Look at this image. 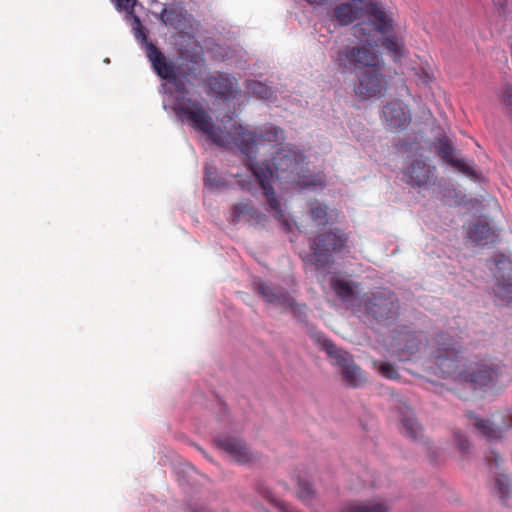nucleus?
<instances>
[{"mask_svg": "<svg viewBox=\"0 0 512 512\" xmlns=\"http://www.w3.org/2000/svg\"><path fill=\"white\" fill-rule=\"evenodd\" d=\"M323 346L327 354L341 367L342 376L349 386L359 387L366 382L364 373L347 352L337 348L330 340H324Z\"/></svg>", "mask_w": 512, "mask_h": 512, "instance_id": "9d476101", "label": "nucleus"}, {"mask_svg": "<svg viewBox=\"0 0 512 512\" xmlns=\"http://www.w3.org/2000/svg\"><path fill=\"white\" fill-rule=\"evenodd\" d=\"M436 167L428 165L425 160L417 158L409 162L403 169V179L417 188H428L436 183Z\"/></svg>", "mask_w": 512, "mask_h": 512, "instance_id": "9b49d317", "label": "nucleus"}, {"mask_svg": "<svg viewBox=\"0 0 512 512\" xmlns=\"http://www.w3.org/2000/svg\"><path fill=\"white\" fill-rule=\"evenodd\" d=\"M350 237L341 228H333L316 235L310 240L311 253L303 260L317 270L324 269L333 263V254L342 253L349 248Z\"/></svg>", "mask_w": 512, "mask_h": 512, "instance_id": "39448f33", "label": "nucleus"}, {"mask_svg": "<svg viewBox=\"0 0 512 512\" xmlns=\"http://www.w3.org/2000/svg\"><path fill=\"white\" fill-rule=\"evenodd\" d=\"M256 490L264 499L279 509L280 512H297L290 505L273 496L270 489L263 481L256 484Z\"/></svg>", "mask_w": 512, "mask_h": 512, "instance_id": "5701e85b", "label": "nucleus"}, {"mask_svg": "<svg viewBox=\"0 0 512 512\" xmlns=\"http://www.w3.org/2000/svg\"><path fill=\"white\" fill-rule=\"evenodd\" d=\"M382 45L395 60L400 59L404 54V43L396 36L384 38Z\"/></svg>", "mask_w": 512, "mask_h": 512, "instance_id": "c756f323", "label": "nucleus"}, {"mask_svg": "<svg viewBox=\"0 0 512 512\" xmlns=\"http://www.w3.org/2000/svg\"><path fill=\"white\" fill-rule=\"evenodd\" d=\"M383 68L384 62L380 57L376 66H368L361 71V75L358 77V85L354 90L357 98L365 101L384 95L387 90V82L382 73Z\"/></svg>", "mask_w": 512, "mask_h": 512, "instance_id": "6e6552de", "label": "nucleus"}, {"mask_svg": "<svg viewBox=\"0 0 512 512\" xmlns=\"http://www.w3.org/2000/svg\"><path fill=\"white\" fill-rule=\"evenodd\" d=\"M374 366L378 369L379 373L387 379L396 380L399 378L396 367L390 362L379 363L375 361Z\"/></svg>", "mask_w": 512, "mask_h": 512, "instance_id": "473e14b6", "label": "nucleus"}, {"mask_svg": "<svg viewBox=\"0 0 512 512\" xmlns=\"http://www.w3.org/2000/svg\"><path fill=\"white\" fill-rule=\"evenodd\" d=\"M378 58V51L371 45H344L332 56V61L342 74H346L376 66Z\"/></svg>", "mask_w": 512, "mask_h": 512, "instance_id": "0eeeda50", "label": "nucleus"}, {"mask_svg": "<svg viewBox=\"0 0 512 512\" xmlns=\"http://www.w3.org/2000/svg\"><path fill=\"white\" fill-rule=\"evenodd\" d=\"M172 14H174L172 10L164 8L161 13L162 20L165 22H172Z\"/></svg>", "mask_w": 512, "mask_h": 512, "instance_id": "37998d69", "label": "nucleus"}, {"mask_svg": "<svg viewBox=\"0 0 512 512\" xmlns=\"http://www.w3.org/2000/svg\"><path fill=\"white\" fill-rule=\"evenodd\" d=\"M502 101L506 106H512V86L505 85L502 92Z\"/></svg>", "mask_w": 512, "mask_h": 512, "instance_id": "58836bf2", "label": "nucleus"}, {"mask_svg": "<svg viewBox=\"0 0 512 512\" xmlns=\"http://www.w3.org/2000/svg\"><path fill=\"white\" fill-rule=\"evenodd\" d=\"M494 294L502 303L512 302V263L504 255L495 260Z\"/></svg>", "mask_w": 512, "mask_h": 512, "instance_id": "f8f14e48", "label": "nucleus"}, {"mask_svg": "<svg viewBox=\"0 0 512 512\" xmlns=\"http://www.w3.org/2000/svg\"><path fill=\"white\" fill-rule=\"evenodd\" d=\"M434 358L444 377L469 383L473 389L489 386L498 373L494 368L460 357V346L447 333L436 334Z\"/></svg>", "mask_w": 512, "mask_h": 512, "instance_id": "7ed1b4c3", "label": "nucleus"}, {"mask_svg": "<svg viewBox=\"0 0 512 512\" xmlns=\"http://www.w3.org/2000/svg\"><path fill=\"white\" fill-rule=\"evenodd\" d=\"M411 71L419 83L429 85L433 81V74L425 67L414 66Z\"/></svg>", "mask_w": 512, "mask_h": 512, "instance_id": "72a5a7b5", "label": "nucleus"}, {"mask_svg": "<svg viewBox=\"0 0 512 512\" xmlns=\"http://www.w3.org/2000/svg\"><path fill=\"white\" fill-rule=\"evenodd\" d=\"M365 13L373 21V24L380 33L386 34L392 30V18L385 11H383L376 3H368L365 6Z\"/></svg>", "mask_w": 512, "mask_h": 512, "instance_id": "dca6fc26", "label": "nucleus"}, {"mask_svg": "<svg viewBox=\"0 0 512 512\" xmlns=\"http://www.w3.org/2000/svg\"><path fill=\"white\" fill-rule=\"evenodd\" d=\"M382 118L386 127L393 131H402L411 123V113L405 103L395 99L388 102L382 109Z\"/></svg>", "mask_w": 512, "mask_h": 512, "instance_id": "4468645a", "label": "nucleus"}, {"mask_svg": "<svg viewBox=\"0 0 512 512\" xmlns=\"http://www.w3.org/2000/svg\"><path fill=\"white\" fill-rule=\"evenodd\" d=\"M253 206L250 203H238L233 206L231 212V220L234 223L239 222L242 218L248 219L249 215L253 210Z\"/></svg>", "mask_w": 512, "mask_h": 512, "instance_id": "2f4dec72", "label": "nucleus"}, {"mask_svg": "<svg viewBox=\"0 0 512 512\" xmlns=\"http://www.w3.org/2000/svg\"><path fill=\"white\" fill-rule=\"evenodd\" d=\"M421 339L419 338V334L416 332L409 333L406 336V343L399 351V358L401 360H408L412 355H414L420 348Z\"/></svg>", "mask_w": 512, "mask_h": 512, "instance_id": "a878e982", "label": "nucleus"}, {"mask_svg": "<svg viewBox=\"0 0 512 512\" xmlns=\"http://www.w3.org/2000/svg\"><path fill=\"white\" fill-rule=\"evenodd\" d=\"M304 157L292 147H283L273 156L271 163H250L249 170L258 182L267 202V211L279 223L284 232H291L296 222L285 212L272 186L274 177L290 181L302 170Z\"/></svg>", "mask_w": 512, "mask_h": 512, "instance_id": "f03ea898", "label": "nucleus"}, {"mask_svg": "<svg viewBox=\"0 0 512 512\" xmlns=\"http://www.w3.org/2000/svg\"><path fill=\"white\" fill-rule=\"evenodd\" d=\"M215 443L218 448L239 464H252L257 459V455L248 448L241 438L221 435L215 439Z\"/></svg>", "mask_w": 512, "mask_h": 512, "instance_id": "ddd939ff", "label": "nucleus"}, {"mask_svg": "<svg viewBox=\"0 0 512 512\" xmlns=\"http://www.w3.org/2000/svg\"><path fill=\"white\" fill-rule=\"evenodd\" d=\"M306 1L310 4H319V3L323 2L324 0H306Z\"/></svg>", "mask_w": 512, "mask_h": 512, "instance_id": "c03bdc74", "label": "nucleus"}, {"mask_svg": "<svg viewBox=\"0 0 512 512\" xmlns=\"http://www.w3.org/2000/svg\"><path fill=\"white\" fill-rule=\"evenodd\" d=\"M257 291L268 303L287 308L300 321H305L307 305L297 303L285 288L261 282L257 285Z\"/></svg>", "mask_w": 512, "mask_h": 512, "instance_id": "1a4fd4ad", "label": "nucleus"}, {"mask_svg": "<svg viewBox=\"0 0 512 512\" xmlns=\"http://www.w3.org/2000/svg\"><path fill=\"white\" fill-rule=\"evenodd\" d=\"M209 87L222 98H231L236 94L235 79L224 74H218L209 78Z\"/></svg>", "mask_w": 512, "mask_h": 512, "instance_id": "f3484780", "label": "nucleus"}, {"mask_svg": "<svg viewBox=\"0 0 512 512\" xmlns=\"http://www.w3.org/2000/svg\"><path fill=\"white\" fill-rule=\"evenodd\" d=\"M402 428V433L413 440H418L422 434V428L413 415L403 417Z\"/></svg>", "mask_w": 512, "mask_h": 512, "instance_id": "cd10ccee", "label": "nucleus"}, {"mask_svg": "<svg viewBox=\"0 0 512 512\" xmlns=\"http://www.w3.org/2000/svg\"><path fill=\"white\" fill-rule=\"evenodd\" d=\"M132 16H133L132 30H133L134 36L138 41H140L141 45L145 49L146 56L148 57V45L153 44V43L148 41L147 35L145 32V28L143 27L139 17H137L134 14Z\"/></svg>", "mask_w": 512, "mask_h": 512, "instance_id": "7c9ffc66", "label": "nucleus"}, {"mask_svg": "<svg viewBox=\"0 0 512 512\" xmlns=\"http://www.w3.org/2000/svg\"><path fill=\"white\" fill-rule=\"evenodd\" d=\"M486 459L489 463L494 462L496 466H498L502 461L500 455L493 451L486 457Z\"/></svg>", "mask_w": 512, "mask_h": 512, "instance_id": "a19ab883", "label": "nucleus"}, {"mask_svg": "<svg viewBox=\"0 0 512 512\" xmlns=\"http://www.w3.org/2000/svg\"><path fill=\"white\" fill-rule=\"evenodd\" d=\"M290 182L297 184L301 188H310L324 185L325 178L323 174H311L303 169L299 174L293 176Z\"/></svg>", "mask_w": 512, "mask_h": 512, "instance_id": "aec40b11", "label": "nucleus"}, {"mask_svg": "<svg viewBox=\"0 0 512 512\" xmlns=\"http://www.w3.org/2000/svg\"><path fill=\"white\" fill-rule=\"evenodd\" d=\"M390 508L383 501H369L364 503H352L345 506L340 512H389Z\"/></svg>", "mask_w": 512, "mask_h": 512, "instance_id": "412c9836", "label": "nucleus"}, {"mask_svg": "<svg viewBox=\"0 0 512 512\" xmlns=\"http://www.w3.org/2000/svg\"><path fill=\"white\" fill-rule=\"evenodd\" d=\"M216 178H217L216 173L210 171V169L208 167H206L205 183L210 186H218L219 181H217Z\"/></svg>", "mask_w": 512, "mask_h": 512, "instance_id": "ea45409f", "label": "nucleus"}, {"mask_svg": "<svg viewBox=\"0 0 512 512\" xmlns=\"http://www.w3.org/2000/svg\"><path fill=\"white\" fill-rule=\"evenodd\" d=\"M148 59L157 76L173 84L179 92H185L187 83L202 74L203 65L197 56L182 58L175 64L155 44L148 45Z\"/></svg>", "mask_w": 512, "mask_h": 512, "instance_id": "20e7f679", "label": "nucleus"}, {"mask_svg": "<svg viewBox=\"0 0 512 512\" xmlns=\"http://www.w3.org/2000/svg\"><path fill=\"white\" fill-rule=\"evenodd\" d=\"M238 185L243 189L250 193H253V184L250 181L246 180H239Z\"/></svg>", "mask_w": 512, "mask_h": 512, "instance_id": "79ce46f5", "label": "nucleus"}, {"mask_svg": "<svg viewBox=\"0 0 512 512\" xmlns=\"http://www.w3.org/2000/svg\"><path fill=\"white\" fill-rule=\"evenodd\" d=\"M247 221L250 224H264L267 221V216L263 214L262 212L258 211L257 209L253 208L251 215H249Z\"/></svg>", "mask_w": 512, "mask_h": 512, "instance_id": "c9c22d12", "label": "nucleus"}, {"mask_svg": "<svg viewBox=\"0 0 512 512\" xmlns=\"http://www.w3.org/2000/svg\"><path fill=\"white\" fill-rule=\"evenodd\" d=\"M334 16L341 25H348L358 18V10L349 3H343L334 9Z\"/></svg>", "mask_w": 512, "mask_h": 512, "instance_id": "b1692460", "label": "nucleus"}, {"mask_svg": "<svg viewBox=\"0 0 512 512\" xmlns=\"http://www.w3.org/2000/svg\"><path fill=\"white\" fill-rule=\"evenodd\" d=\"M295 481L297 484V495L303 502H310L313 499L315 490L312 484L301 477V475H295Z\"/></svg>", "mask_w": 512, "mask_h": 512, "instance_id": "c85d7f7f", "label": "nucleus"}, {"mask_svg": "<svg viewBox=\"0 0 512 512\" xmlns=\"http://www.w3.org/2000/svg\"><path fill=\"white\" fill-rule=\"evenodd\" d=\"M495 482H496L497 489L500 493V496L502 498L508 497L509 493L511 491V485H510L509 478L506 475L501 474L496 478Z\"/></svg>", "mask_w": 512, "mask_h": 512, "instance_id": "f704fd0d", "label": "nucleus"}, {"mask_svg": "<svg viewBox=\"0 0 512 512\" xmlns=\"http://www.w3.org/2000/svg\"><path fill=\"white\" fill-rule=\"evenodd\" d=\"M115 3L118 9L133 15L136 0H115Z\"/></svg>", "mask_w": 512, "mask_h": 512, "instance_id": "e433bc0d", "label": "nucleus"}, {"mask_svg": "<svg viewBox=\"0 0 512 512\" xmlns=\"http://www.w3.org/2000/svg\"><path fill=\"white\" fill-rule=\"evenodd\" d=\"M174 110L182 121L188 122L193 129L207 135L213 144L228 149H239L247 156L248 167L250 163H257L255 158L259 145L268 143L277 146L285 141V132L281 127L265 124L257 132H249L237 124L230 115H225L221 119V125L217 127L203 104L189 97H178Z\"/></svg>", "mask_w": 512, "mask_h": 512, "instance_id": "f257e3e1", "label": "nucleus"}, {"mask_svg": "<svg viewBox=\"0 0 512 512\" xmlns=\"http://www.w3.org/2000/svg\"><path fill=\"white\" fill-rule=\"evenodd\" d=\"M436 148L438 154L445 162L449 163L451 166L459 169L460 171L466 174L471 173L470 167L465 163L463 159H458L454 157V148L447 139H440L437 143Z\"/></svg>", "mask_w": 512, "mask_h": 512, "instance_id": "a211bd4d", "label": "nucleus"}, {"mask_svg": "<svg viewBox=\"0 0 512 512\" xmlns=\"http://www.w3.org/2000/svg\"><path fill=\"white\" fill-rule=\"evenodd\" d=\"M309 216L318 226L324 227L329 223L328 208L318 200L309 202Z\"/></svg>", "mask_w": 512, "mask_h": 512, "instance_id": "4be33fe9", "label": "nucleus"}, {"mask_svg": "<svg viewBox=\"0 0 512 512\" xmlns=\"http://www.w3.org/2000/svg\"><path fill=\"white\" fill-rule=\"evenodd\" d=\"M455 440L457 442V445H458V448L462 451V452H467L468 449H469V446H470V443L468 441V439L461 433H455Z\"/></svg>", "mask_w": 512, "mask_h": 512, "instance_id": "4c0bfd02", "label": "nucleus"}, {"mask_svg": "<svg viewBox=\"0 0 512 512\" xmlns=\"http://www.w3.org/2000/svg\"><path fill=\"white\" fill-rule=\"evenodd\" d=\"M246 88L253 96L259 99L270 100L275 97V91L272 87L257 80L247 81Z\"/></svg>", "mask_w": 512, "mask_h": 512, "instance_id": "393cba45", "label": "nucleus"}, {"mask_svg": "<svg viewBox=\"0 0 512 512\" xmlns=\"http://www.w3.org/2000/svg\"><path fill=\"white\" fill-rule=\"evenodd\" d=\"M357 310L369 321L389 326L397 320L400 305L392 291L377 289L362 296Z\"/></svg>", "mask_w": 512, "mask_h": 512, "instance_id": "423d86ee", "label": "nucleus"}, {"mask_svg": "<svg viewBox=\"0 0 512 512\" xmlns=\"http://www.w3.org/2000/svg\"><path fill=\"white\" fill-rule=\"evenodd\" d=\"M467 416L471 419L475 418V428L486 438L495 439L500 437V431L494 428L492 423L488 420L476 418L472 412H469Z\"/></svg>", "mask_w": 512, "mask_h": 512, "instance_id": "bb28decb", "label": "nucleus"}, {"mask_svg": "<svg viewBox=\"0 0 512 512\" xmlns=\"http://www.w3.org/2000/svg\"><path fill=\"white\" fill-rule=\"evenodd\" d=\"M331 289L344 302L351 300L359 284L345 279L332 277L330 280Z\"/></svg>", "mask_w": 512, "mask_h": 512, "instance_id": "6ab92c4d", "label": "nucleus"}, {"mask_svg": "<svg viewBox=\"0 0 512 512\" xmlns=\"http://www.w3.org/2000/svg\"><path fill=\"white\" fill-rule=\"evenodd\" d=\"M467 235L468 238L476 245H487L494 242L496 237L491 226L485 220H478L469 224Z\"/></svg>", "mask_w": 512, "mask_h": 512, "instance_id": "2eb2a0df", "label": "nucleus"}]
</instances>
